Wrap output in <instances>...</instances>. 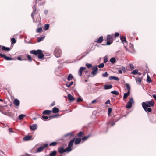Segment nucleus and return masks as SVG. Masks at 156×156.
Instances as JSON below:
<instances>
[{"label":"nucleus","mask_w":156,"mask_h":156,"mask_svg":"<svg viewBox=\"0 0 156 156\" xmlns=\"http://www.w3.org/2000/svg\"><path fill=\"white\" fill-rule=\"evenodd\" d=\"M42 31V28L40 27L39 28H38L37 29L36 32L37 33H40Z\"/></svg>","instance_id":"nucleus-47"},{"label":"nucleus","mask_w":156,"mask_h":156,"mask_svg":"<svg viewBox=\"0 0 156 156\" xmlns=\"http://www.w3.org/2000/svg\"><path fill=\"white\" fill-rule=\"evenodd\" d=\"M90 136L89 135L87 136H84L81 139V140L83 141L85 140L88 138Z\"/></svg>","instance_id":"nucleus-38"},{"label":"nucleus","mask_w":156,"mask_h":156,"mask_svg":"<svg viewBox=\"0 0 156 156\" xmlns=\"http://www.w3.org/2000/svg\"><path fill=\"white\" fill-rule=\"evenodd\" d=\"M73 83V82H71L70 83H68L66 84L67 87H70Z\"/></svg>","instance_id":"nucleus-40"},{"label":"nucleus","mask_w":156,"mask_h":156,"mask_svg":"<svg viewBox=\"0 0 156 156\" xmlns=\"http://www.w3.org/2000/svg\"><path fill=\"white\" fill-rule=\"evenodd\" d=\"M108 61V57L105 56L104 58V63H106Z\"/></svg>","instance_id":"nucleus-39"},{"label":"nucleus","mask_w":156,"mask_h":156,"mask_svg":"<svg viewBox=\"0 0 156 156\" xmlns=\"http://www.w3.org/2000/svg\"><path fill=\"white\" fill-rule=\"evenodd\" d=\"M86 68L85 67H81L78 72V74L80 76H81L83 72L86 69Z\"/></svg>","instance_id":"nucleus-13"},{"label":"nucleus","mask_w":156,"mask_h":156,"mask_svg":"<svg viewBox=\"0 0 156 156\" xmlns=\"http://www.w3.org/2000/svg\"><path fill=\"white\" fill-rule=\"evenodd\" d=\"M126 86L127 89L128 90V91H129L130 92V87L129 85L128 84H126Z\"/></svg>","instance_id":"nucleus-43"},{"label":"nucleus","mask_w":156,"mask_h":156,"mask_svg":"<svg viewBox=\"0 0 156 156\" xmlns=\"http://www.w3.org/2000/svg\"><path fill=\"white\" fill-rule=\"evenodd\" d=\"M37 6V5H34L33 6V12L31 14V16L32 18V19L33 20V21L34 22L37 23V22H38L40 20V19L38 17H37L36 18V17H34V16L35 15H36L37 12H36L37 11V9L36 8V7Z\"/></svg>","instance_id":"nucleus-3"},{"label":"nucleus","mask_w":156,"mask_h":156,"mask_svg":"<svg viewBox=\"0 0 156 156\" xmlns=\"http://www.w3.org/2000/svg\"><path fill=\"white\" fill-rule=\"evenodd\" d=\"M104 64L103 63H101L98 65V67L99 68H102L104 67Z\"/></svg>","instance_id":"nucleus-51"},{"label":"nucleus","mask_w":156,"mask_h":156,"mask_svg":"<svg viewBox=\"0 0 156 156\" xmlns=\"http://www.w3.org/2000/svg\"><path fill=\"white\" fill-rule=\"evenodd\" d=\"M57 152L56 151H51V153L49 154L50 156H55Z\"/></svg>","instance_id":"nucleus-24"},{"label":"nucleus","mask_w":156,"mask_h":156,"mask_svg":"<svg viewBox=\"0 0 156 156\" xmlns=\"http://www.w3.org/2000/svg\"><path fill=\"white\" fill-rule=\"evenodd\" d=\"M92 69V71L91 72V74L93 76L96 75L98 73L97 72L98 70V66H97L95 67H93Z\"/></svg>","instance_id":"nucleus-12"},{"label":"nucleus","mask_w":156,"mask_h":156,"mask_svg":"<svg viewBox=\"0 0 156 156\" xmlns=\"http://www.w3.org/2000/svg\"><path fill=\"white\" fill-rule=\"evenodd\" d=\"M120 39L123 43L126 42V38L125 37H124V36H122V37L121 36L120 37Z\"/></svg>","instance_id":"nucleus-30"},{"label":"nucleus","mask_w":156,"mask_h":156,"mask_svg":"<svg viewBox=\"0 0 156 156\" xmlns=\"http://www.w3.org/2000/svg\"><path fill=\"white\" fill-rule=\"evenodd\" d=\"M26 115L23 114H21L19 116V118L20 120H22L24 117H25Z\"/></svg>","instance_id":"nucleus-34"},{"label":"nucleus","mask_w":156,"mask_h":156,"mask_svg":"<svg viewBox=\"0 0 156 156\" xmlns=\"http://www.w3.org/2000/svg\"><path fill=\"white\" fill-rule=\"evenodd\" d=\"M84 135V133L82 132H80L77 134V136L79 137H81L83 135Z\"/></svg>","instance_id":"nucleus-35"},{"label":"nucleus","mask_w":156,"mask_h":156,"mask_svg":"<svg viewBox=\"0 0 156 156\" xmlns=\"http://www.w3.org/2000/svg\"><path fill=\"white\" fill-rule=\"evenodd\" d=\"M52 111L45 110L43 111L42 114L44 115H49L51 112Z\"/></svg>","instance_id":"nucleus-18"},{"label":"nucleus","mask_w":156,"mask_h":156,"mask_svg":"<svg viewBox=\"0 0 156 156\" xmlns=\"http://www.w3.org/2000/svg\"><path fill=\"white\" fill-rule=\"evenodd\" d=\"M59 115V114H56L54 115H51L49 116L48 117V116H42V119L44 120V121H46L47 119H48V118L49 119L48 120H50L52 119H53L55 118H56Z\"/></svg>","instance_id":"nucleus-6"},{"label":"nucleus","mask_w":156,"mask_h":156,"mask_svg":"<svg viewBox=\"0 0 156 156\" xmlns=\"http://www.w3.org/2000/svg\"><path fill=\"white\" fill-rule=\"evenodd\" d=\"M9 131L10 132H13V131L12 130V129H11V128H9Z\"/></svg>","instance_id":"nucleus-57"},{"label":"nucleus","mask_w":156,"mask_h":156,"mask_svg":"<svg viewBox=\"0 0 156 156\" xmlns=\"http://www.w3.org/2000/svg\"><path fill=\"white\" fill-rule=\"evenodd\" d=\"M26 57L28 58V60L29 61H32V59L31 56L30 55H27L26 56Z\"/></svg>","instance_id":"nucleus-44"},{"label":"nucleus","mask_w":156,"mask_h":156,"mask_svg":"<svg viewBox=\"0 0 156 156\" xmlns=\"http://www.w3.org/2000/svg\"><path fill=\"white\" fill-rule=\"evenodd\" d=\"M81 139L80 138H77L76 139H75L74 141V144L75 145H77L80 144L81 141Z\"/></svg>","instance_id":"nucleus-15"},{"label":"nucleus","mask_w":156,"mask_h":156,"mask_svg":"<svg viewBox=\"0 0 156 156\" xmlns=\"http://www.w3.org/2000/svg\"><path fill=\"white\" fill-rule=\"evenodd\" d=\"M73 136V135L72 133H69L66 134L64 136L67 137V136Z\"/></svg>","instance_id":"nucleus-52"},{"label":"nucleus","mask_w":156,"mask_h":156,"mask_svg":"<svg viewBox=\"0 0 156 156\" xmlns=\"http://www.w3.org/2000/svg\"><path fill=\"white\" fill-rule=\"evenodd\" d=\"M118 72L119 73H122V70L120 69L118 70Z\"/></svg>","instance_id":"nucleus-59"},{"label":"nucleus","mask_w":156,"mask_h":156,"mask_svg":"<svg viewBox=\"0 0 156 156\" xmlns=\"http://www.w3.org/2000/svg\"><path fill=\"white\" fill-rule=\"evenodd\" d=\"M86 66L88 68H90L92 66L91 64L87 63L86 64Z\"/></svg>","instance_id":"nucleus-42"},{"label":"nucleus","mask_w":156,"mask_h":156,"mask_svg":"<svg viewBox=\"0 0 156 156\" xmlns=\"http://www.w3.org/2000/svg\"><path fill=\"white\" fill-rule=\"evenodd\" d=\"M48 145L47 144H44L43 145L39 147L37 149V151L39 152L42 151L46 147H48Z\"/></svg>","instance_id":"nucleus-9"},{"label":"nucleus","mask_w":156,"mask_h":156,"mask_svg":"<svg viewBox=\"0 0 156 156\" xmlns=\"http://www.w3.org/2000/svg\"><path fill=\"white\" fill-rule=\"evenodd\" d=\"M152 96L153 98L156 100V95L155 94H153Z\"/></svg>","instance_id":"nucleus-60"},{"label":"nucleus","mask_w":156,"mask_h":156,"mask_svg":"<svg viewBox=\"0 0 156 156\" xmlns=\"http://www.w3.org/2000/svg\"><path fill=\"white\" fill-rule=\"evenodd\" d=\"M49 27V24H46L44 26V30H48Z\"/></svg>","instance_id":"nucleus-37"},{"label":"nucleus","mask_w":156,"mask_h":156,"mask_svg":"<svg viewBox=\"0 0 156 156\" xmlns=\"http://www.w3.org/2000/svg\"><path fill=\"white\" fill-rule=\"evenodd\" d=\"M97 102V101L96 100H94L93 101H92V104H93V103H95L96 102Z\"/></svg>","instance_id":"nucleus-61"},{"label":"nucleus","mask_w":156,"mask_h":156,"mask_svg":"<svg viewBox=\"0 0 156 156\" xmlns=\"http://www.w3.org/2000/svg\"><path fill=\"white\" fill-rule=\"evenodd\" d=\"M68 98L69 101H73L75 99L70 94H69L68 95Z\"/></svg>","instance_id":"nucleus-25"},{"label":"nucleus","mask_w":156,"mask_h":156,"mask_svg":"<svg viewBox=\"0 0 156 156\" xmlns=\"http://www.w3.org/2000/svg\"><path fill=\"white\" fill-rule=\"evenodd\" d=\"M110 101L109 100H108L105 102V104H110Z\"/></svg>","instance_id":"nucleus-58"},{"label":"nucleus","mask_w":156,"mask_h":156,"mask_svg":"<svg viewBox=\"0 0 156 156\" xmlns=\"http://www.w3.org/2000/svg\"><path fill=\"white\" fill-rule=\"evenodd\" d=\"M0 101L2 102H3L4 101L3 99L0 98Z\"/></svg>","instance_id":"nucleus-63"},{"label":"nucleus","mask_w":156,"mask_h":156,"mask_svg":"<svg viewBox=\"0 0 156 156\" xmlns=\"http://www.w3.org/2000/svg\"><path fill=\"white\" fill-rule=\"evenodd\" d=\"M25 156H30V155H29V154H27Z\"/></svg>","instance_id":"nucleus-64"},{"label":"nucleus","mask_w":156,"mask_h":156,"mask_svg":"<svg viewBox=\"0 0 156 156\" xmlns=\"http://www.w3.org/2000/svg\"><path fill=\"white\" fill-rule=\"evenodd\" d=\"M134 101L133 98H131L129 99V101L128 102L126 107L128 109H130L132 107V104L134 103Z\"/></svg>","instance_id":"nucleus-7"},{"label":"nucleus","mask_w":156,"mask_h":156,"mask_svg":"<svg viewBox=\"0 0 156 156\" xmlns=\"http://www.w3.org/2000/svg\"><path fill=\"white\" fill-rule=\"evenodd\" d=\"M30 53L35 55H37L38 57L40 59L42 58L44 56V55L43 53L42 50L40 49L37 51L32 50L30 51Z\"/></svg>","instance_id":"nucleus-2"},{"label":"nucleus","mask_w":156,"mask_h":156,"mask_svg":"<svg viewBox=\"0 0 156 156\" xmlns=\"http://www.w3.org/2000/svg\"><path fill=\"white\" fill-rule=\"evenodd\" d=\"M112 110V109L111 108H108V115H109L111 113Z\"/></svg>","instance_id":"nucleus-49"},{"label":"nucleus","mask_w":156,"mask_h":156,"mask_svg":"<svg viewBox=\"0 0 156 156\" xmlns=\"http://www.w3.org/2000/svg\"><path fill=\"white\" fill-rule=\"evenodd\" d=\"M2 49L3 50L5 51H9L10 48L9 47H6L5 46H3L2 47Z\"/></svg>","instance_id":"nucleus-26"},{"label":"nucleus","mask_w":156,"mask_h":156,"mask_svg":"<svg viewBox=\"0 0 156 156\" xmlns=\"http://www.w3.org/2000/svg\"><path fill=\"white\" fill-rule=\"evenodd\" d=\"M130 68L131 69V70H133L134 69V67L133 65L132 64H130L129 65Z\"/></svg>","instance_id":"nucleus-54"},{"label":"nucleus","mask_w":156,"mask_h":156,"mask_svg":"<svg viewBox=\"0 0 156 156\" xmlns=\"http://www.w3.org/2000/svg\"><path fill=\"white\" fill-rule=\"evenodd\" d=\"M112 85H105L104 86V89L105 90L109 89L112 88Z\"/></svg>","instance_id":"nucleus-19"},{"label":"nucleus","mask_w":156,"mask_h":156,"mask_svg":"<svg viewBox=\"0 0 156 156\" xmlns=\"http://www.w3.org/2000/svg\"><path fill=\"white\" fill-rule=\"evenodd\" d=\"M23 57H18L17 58V59L19 60L22 61L23 60H27L26 58L25 59H22Z\"/></svg>","instance_id":"nucleus-50"},{"label":"nucleus","mask_w":156,"mask_h":156,"mask_svg":"<svg viewBox=\"0 0 156 156\" xmlns=\"http://www.w3.org/2000/svg\"><path fill=\"white\" fill-rule=\"evenodd\" d=\"M59 109L58 108L56 107H54L53 108L52 112L54 113H57L59 112Z\"/></svg>","instance_id":"nucleus-22"},{"label":"nucleus","mask_w":156,"mask_h":156,"mask_svg":"<svg viewBox=\"0 0 156 156\" xmlns=\"http://www.w3.org/2000/svg\"><path fill=\"white\" fill-rule=\"evenodd\" d=\"M103 41V37L101 36L99 38L95 40V41L98 43H101Z\"/></svg>","instance_id":"nucleus-14"},{"label":"nucleus","mask_w":156,"mask_h":156,"mask_svg":"<svg viewBox=\"0 0 156 156\" xmlns=\"http://www.w3.org/2000/svg\"><path fill=\"white\" fill-rule=\"evenodd\" d=\"M58 152L61 154L65 152H69L70 151L67 148L64 149L63 147H61L58 148Z\"/></svg>","instance_id":"nucleus-8"},{"label":"nucleus","mask_w":156,"mask_h":156,"mask_svg":"<svg viewBox=\"0 0 156 156\" xmlns=\"http://www.w3.org/2000/svg\"><path fill=\"white\" fill-rule=\"evenodd\" d=\"M110 61L112 64H114L116 62V59L115 58L112 57L110 59Z\"/></svg>","instance_id":"nucleus-29"},{"label":"nucleus","mask_w":156,"mask_h":156,"mask_svg":"<svg viewBox=\"0 0 156 156\" xmlns=\"http://www.w3.org/2000/svg\"><path fill=\"white\" fill-rule=\"evenodd\" d=\"M113 35H108L107 36V38L106 40L107 41L105 45H110L113 42Z\"/></svg>","instance_id":"nucleus-5"},{"label":"nucleus","mask_w":156,"mask_h":156,"mask_svg":"<svg viewBox=\"0 0 156 156\" xmlns=\"http://www.w3.org/2000/svg\"><path fill=\"white\" fill-rule=\"evenodd\" d=\"M130 93V92L129 91H128L127 93H125L124 94L123 99L125 100L126 98H127L128 96L129 95Z\"/></svg>","instance_id":"nucleus-23"},{"label":"nucleus","mask_w":156,"mask_h":156,"mask_svg":"<svg viewBox=\"0 0 156 156\" xmlns=\"http://www.w3.org/2000/svg\"><path fill=\"white\" fill-rule=\"evenodd\" d=\"M122 70H123L124 71H125L126 70V69L125 68H124L122 67Z\"/></svg>","instance_id":"nucleus-62"},{"label":"nucleus","mask_w":156,"mask_h":156,"mask_svg":"<svg viewBox=\"0 0 156 156\" xmlns=\"http://www.w3.org/2000/svg\"><path fill=\"white\" fill-rule=\"evenodd\" d=\"M55 105V102L54 101L50 105V106H53Z\"/></svg>","instance_id":"nucleus-56"},{"label":"nucleus","mask_w":156,"mask_h":156,"mask_svg":"<svg viewBox=\"0 0 156 156\" xmlns=\"http://www.w3.org/2000/svg\"><path fill=\"white\" fill-rule=\"evenodd\" d=\"M58 143L56 142H52L50 144L49 146H55Z\"/></svg>","instance_id":"nucleus-36"},{"label":"nucleus","mask_w":156,"mask_h":156,"mask_svg":"<svg viewBox=\"0 0 156 156\" xmlns=\"http://www.w3.org/2000/svg\"><path fill=\"white\" fill-rule=\"evenodd\" d=\"M147 81L148 83H150L151 82V80L150 76L148 75L147 77Z\"/></svg>","instance_id":"nucleus-46"},{"label":"nucleus","mask_w":156,"mask_h":156,"mask_svg":"<svg viewBox=\"0 0 156 156\" xmlns=\"http://www.w3.org/2000/svg\"><path fill=\"white\" fill-rule=\"evenodd\" d=\"M0 56L3 57L6 60H16V58H11L8 56H7L5 54H2L1 53H0Z\"/></svg>","instance_id":"nucleus-10"},{"label":"nucleus","mask_w":156,"mask_h":156,"mask_svg":"<svg viewBox=\"0 0 156 156\" xmlns=\"http://www.w3.org/2000/svg\"><path fill=\"white\" fill-rule=\"evenodd\" d=\"M109 79L110 80H115L117 81H119V79L118 77L112 76H109Z\"/></svg>","instance_id":"nucleus-20"},{"label":"nucleus","mask_w":156,"mask_h":156,"mask_svg":"<svg viewBox=\"0 0 156 156\" xmlns=\"http://www.w3.org/2000/svg\"><path fill=\"white\" fill-rule=\"evenodd\" d=\"M30 128L32 130H34L37 129V125L35 124L32 125L30 126Z\"/></svg>","instance_id":"nucleus-16"},{"label":"nucleus","mask_w":156,"mask_h":156,"mask_svg":"<svg viewBox=\"0 0 156 156\" xmlns=\"http://www.w3.org/2000/svg\"><path fill=\"white\" fill-rule=\"evenodd\" d=\"M11 44H15L16 42V39H15V38H12L11 39Z\"/></svg>","instance_id":"nucleus-45"},{"label":"nucleus","mask_w":156,"mask_h":156,"mask_svg":"<svg viewBox=\"0 0 156 156\" xmlns=\"http://www.w3.org/2000/svg\"><path fill=\"white\" fill-rule=\"evenodd\" d=\"M54 54L56 57L58 58L61 56L62 54V52L59 48L56 47L55 48L54 50Z\"/></svg>","instance_id":"nucleus-4"},{"label":"nucleus","mask_w":156,"mask_h":156,"mask_svg":"<svg viewBox=\"0 0 156 156\" xmlns=\"http://www.w3.org/2000/svg\"><path fill=\"white\" fill-rule=\"evenodd\" d=\"M111 93L116 95H118L119 94V92L115 90L111 91Z\"/></svg>","instance_id":"nucleus-33"},{"label":"nucleus","mask_w":156,"mask_h":156,"mask_svg":"<svg viewBox=\"0 0 156 156\" xmlns=\"http://www.w3.org/2000/svg\"><path fill=\"white\" fill-rule=\"evenodd\" d=\"M44 38V37H38L37 38V42H39L43 40Z\"/></svg>","instance_id":"nucleus-41"},{"label":"nucleus","mask_w":156,"mask_h":156,"mask_svg":"<svg viewBox=\"0 0 156 156\" xmlns=\"http://www.w3.org/2000/svg\"><path fill=\"white\" fill-rule=\"evenodd\" d=\"M135 80L137 83H138V84H140L142 81V80L141 78H136Z\"/></svg>","instance_id":"nucleus-27"},{"label":"nucleus","mask_w":156,"mask_h":156,"mask_svg":"<svg viewBox=\"0 0 156 156\" xmlns=\"http://www.w3.org/2000/svg\"><path fill=\"white\" fill-rule=\"evenodd\" d=\"M138 70L136 69H135L131 73L132 74L135 75L137 74L138 73Z\"/></svg>","instance_id":"nucleus-48"},{"label":"nucleus","mask_w":156,"mask_h":156,"mask_svg":"<svg viewBox=\"0 0 156 156\" xmlns=\"http://www.w3.org/2000/svg\"><path fill=\"white\" fill-rule=\"evenodd\" d=\"M119 33H115V34L114 36L115 37H118L119 35Z\"/></svg>","instance_id":"nucleus-55"},{"label":"nucleus","mask_w":156,"mask_h":156,"mask_svg":"<svg viewBox=\"0 0 156 156\" xmlns=\"http://www.w3.org/2000/svg\"><path fill=\"white\" fill-rule=\"evenodd\" d=\"M20 101L18 99H15L13 101L14 104L16 106H19L20 105Z\"/></svg>","instance_id":"nucleus-21"},{"label":"nucleus","mask_w":156,"mask_h":156,"mask_svg":"<svg viewBox=\"0 0 156 156\" xmlns=\"http://www.w3.org/2000/svg\"><path fill=\"white\" fill-rule=\"evenodd\" d=\"M32 136H31L27 135L23 137V140L25 141L29 140L31 139Z\"/></svg>","instance_id":"nucleus-17"},{"label":"nucleus","mask_w":156,"mask_h":156,"mask_svg":"<svg viewBox=\"0 0 156 156\" xmlns=\"http://www.w3.org/2000/svg\"><path fill=\"white\" fill-rule=\"evenodd\" d=\"M75 140V138L71 140L69 142V143L68 145V147L67 148L69 149V150L70 151L72 150V149L71 148V147L73 146L74 143V141Z\"/></svg>","instance_id":"nucleus-11"},{"label":"nucleus","mask_w":156,"mask_h":156,"mask_svg":"<svg viewBox=\"0 0 156 156\" xmlns=\"http://www.w3.org/2000/svg\"><path fill=\"white\" fill-rule=\"evenodd\" d=\"M108 76V74L107 72H105L103 73L102 76L104 77H107Z\"/></svg>","instance_id":"nucleus-31"},{"label":"nucleus","mask_w":156,"mask_h":156,"mask_svg":"<svg viewBox=\"0 0 156 156\" xmlns=\"http://www.w3.org/2000/svg\"><path fill=\"white\" fill-rule=\"evenodd\" d=\"M127 35L128 37L130 38H132L134 36V34H133V33H132L131 34L130 33H128L127 34Z\"/></svg>","instance_id":"nucleus-28"},{"label":"nucleus","mask_w":156,"mask_h":156,"mask_svg":"<svg viewBox=\"0 0 156 156\" xmlns=\"http://www.w3.org/2000/svg\"><path fill=\"white\" fill-rule=\"evenodd\" d=\"M73 78V76L71 74H70L69 75L67 78V80L69 81L71 80Z\"/></svg>","instance_id":"nucleus-32"},{"label":"nucleus","mask_w":156,"mask_h":156,"mask_svg":"<svg viewBox=\"0 0 156 156\" xmlns=\"http://www.w3.org/2000/svg\"><path fill=\"white\" fill-rule=\"evenodd\" d=\"M154 105V102L153 100L143 102L142 105L143 109L146 112H151L152 109L150 108L153 107Z\"/></svg>","instance_id":"nucleus-1"},{"label":"nucleus","mask_w":156,"mask_h":156,"mask_svg":"<svg viewBox=\"0 0 156 156\" xmlns=\"http://www.w3.org/2000/svg\"><path fill=\"white\" fill-rule=\"evenodd\" d=\"M83 100L80 98H78L77 100V102H80L82 101H83Z\"/></svg>","instance_id":"nucleus-53"}]
</instances>
